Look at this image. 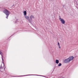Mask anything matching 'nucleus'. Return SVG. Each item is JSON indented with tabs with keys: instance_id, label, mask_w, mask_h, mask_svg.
<instances>
[{
	"instance_id": "nucleus-15",
	"label": "nucleus",
	"mask_w": 78,
	"mask_h": 78,
	"mask_svg": "<svg viewBox=\"0 0 78 78\" xmlns=\"http://www.w3.org/2000/svg\"><path fill=\"white\" fill-rule=\"evenodd\" d=\"M62 78H64V77H62Z\"/></svg>"
},
{
	"instance_id": "nucleus-4",
	"label": "nucleus",
	"mask_w": 78,
	"mask_h": 78,
	"mask_svg": "<svg viewBox=\"0 0 78 78\" xmlns=\"http://www.w3.org/2000/svg\"><path fill=\"white\" fill-rule=\"evenodd\" d=\"M70 60L69 58H67L64 60V62L65 63H69V62H70Z\"/></svg>"
},
{
	"instance_id": "nucleus-12",
	"label": "nucleus",
	"mask_w": 78,
	"mask_h": 78,
	"mask_svg": "<svg viewBox=\"0 0 78 78\" xmlns=\"http://www.w3.org/2000/svg\"><path fill=\"white\" fill-rule=\"evenodd\" d=\"M58 45L59 47V46H60V45H59V43H58Z\"/></svg>"
},
{
	"instance_id": "nucleus-2",
	"label": "nucleus",
	"mask_w": 78,
	"mask_h": 78,
	"mask_svg": "<svg viewBox=\"0 0 78 78\" xmlns=\"http://www.w3.org/2000/svg\"><path fill=\"white\" fill-rule=\"evenodd\" d=\"M3 12H4V13H5V14H6V15L7 16L6 18V19H8V16H9V14H10V12H9V11H8V10L6 9L4 10Z\"/></svg>"
},
{
	"instance_id": "nucleus-6",
	"label": "nucleus",
	"mask_w": 78,
	"mask_h": 78,
	"mask_svg": "<svg viewBox=\"0 0 78 78\" xmlns=\"http://www.w3.org/2000/svg\"><path fill=\"white\" fill-rule=\"evenodd\" d=\"M70 61H72L73 59V56H71L69 58Z\"/></svg>"
},
{
	"instance_id": "nucleus-11",
	"label": "nucleus",
	"mask_w": 78,
	"mask_h": 78,
	"mask_svg": "<svg viewBox=\"0 0 78 78\" xmlns=\"http://www.w3.org/2000/svg\"><path fill=\"white\" fill-rule=\"evenodd\" d=\"M17 22H18V21L17 20H16V22H15V23H17Z\"/></svg>"
},
{
	"instance_id": "nucleus-1",
	"label": "nucleus",
	"mask_w": 78,
	"mask_h": 78,
	"mask_svg": "<svg viewBox=\"0 0 78 78\" xmlns=\"http://www.w3.org/2000/svg\"><path fill=\"white\" fill-rule=\"evenodd\" d=\"M29 20H28V22L30 23H31L32 22V20L33 19H34L35 17L33 15H30L29 16Z\"/></svg>"
},
{
	"instance_id": "nucleus-5",
	"label": "nucleus",
	"mask_w": 78,
	"mask_h": 78,
	"mask_svg": "<svg viewBox=\"0 0 78 78\" xmlns=\"http://www.w3.org/2000/svg\"><path fill=\"white\" fill-rule=\"evenodd\" d=\"M24 18L28 21V20L30 19V16L29 17L28 16L26 15V16H24Z\"/></svg>"
},
{
	"instance_id": "nucleus-9",
	"label": "nucleus",
	"mask_w": 78,
	"mask_h": 78,
	"mask_svg": "<svg viewBox=\"0 0 78 78\" xmlns=\"http://www.w3.org/2000/svg\"><path fill=\"white\" fill-rule=\"evenodd\" d=\"M62 65V64L61 63H60L58 64V67H60V66H61Z\"/></svg>"
},
{
	"instance_id": "nucleus-13",
	"label": "nucleus",
	"mask_w": 78,
	"mask_h": 78,
	"mask_svg": "<svg viewBox=\"0 0 78 78\" xmlns=\"http://www.w3.org/2000/svg\"><path fill=\"white\" fill-rule=\"evenodd\" d=\"M2 53V52L0 51V55Z\"/></svg>"
},
{
	"instance_id": "nucleus-14",
	"label": "nucleus",
	"mask_w": 78,
	"mask_h": 78,
	"mask_svg": "<svg viewBox=\"0 0 78 78\" xmlns=\"http://www.w3.org/2000/svg\"><path fill=\"white\" fill-rule=\"evenodd\" d=\"M59 48H61V47H60V46H59Z\"/></svg>"
},
{
	"instance_id": "nucleus-3",
	"label": "nucleus",
	"mask_w": 78,
	"mask_h": 78,
	"mask_svg": "<svg viewBox=\"0 0 78 78\" xmlns=\"http://www.w3.org/2000/svg\"><path fill=\"white\" fill-rule=\"evenodd\" d=\"M59 20H60V21H61V22L62 23V24H65V20H64V19L61 18V16H59Z\"/></svg>"
},
{
	"instance_id": "nucleus-10",
	"label": "nucleus",
	"mask_w": 78,
	"mask_h": 78,
	"mask_svg": "<svg viewBox=\"0 0 78 78\" xmlns=\"http://www.w3.org/2000/svg\"><path fill=\"white\" fill-rule=\"evenodd\" d=\"M1 56H2V62L3 63V55H1Z\"/></svg>"
},
{
	"instance_id": "nucleus-7",
	"label": "nucleus",
	"mask_w": 78,
	"mask_h": 78,
	"mask_svg": "<svg viewBox=\"0 0 78 78\" xmlns=\"http://www.w3.org/2000/svg\"><path fill=\"white\" fill-rule=\"evenodd\" d=\"M23 14L24 16H27V11H25L23 12Z\"/></svg>"
},
{
	"instance_id": "nucleus-8",
	"label": "nucleus",
	"mask_w": 78,
	"mask_h": 78,
	"mask_svg": "<svg viewBox=\"0 0 78 78\" xmlns=\"http://www.w3.org/2000/svg\"><path fill=\"white\" fill-rule=\"evenodd\" d=\"M55 63H56V64H58V63H59V60H56Z\"/></svg>"
}]
</instances>
